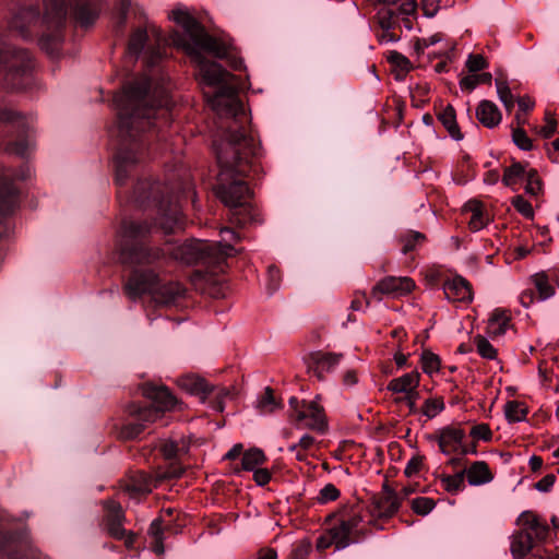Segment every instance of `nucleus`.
<instances>
[{
    "label": "nucleus",
    "instance_id": "1",
    "mask_svg": "<svg viewBox=\"0 0 559 559\" xmlns=\"http://www.w3.org/2000/svg\"><path fill=\"white\" fill-rule=\"evenodd\" d=\"M173 20L182 27L183 34L173 32L165 38L160 29L153 23L136 28L128 44V56L138 58L144 50L146 66H155L164 56L166 44L182 48L197 63L202 83L218 86V90L207 102L219 116L238 117L243 112L242 103L234 83L235 76L219 63L206 60L200 52L205 50L217 58H224L226 46L209 35L204 27L188 11L177 9L171 12Z\"/></svg>",
    "mask_w": 559,
    "mask_h": 559
},
{
    "label": "nucleus",
    "instance_id": "2",
    "mask_svg": "<svg viewBox=\"0 0 559 559\" xmlns=\"http://www.w3.org/2000/svg\"><path fill=\"white\" fill-rule=\"evenodd\" d=\"M114 104L118 111L119 136L116 181L122 185L128 177V168L144 156L145 145L139 134L155 126V121L168 122L171 98L169 87L164 83L153 87L150 79L142 78L123 86L114 96Z\"/></svg>",
    "mask_w": 559,
    "mask_h": 559
},
{
    "label": "nucleus",
    "instance_id": "3",
    "mask_svg": "<svg viewBox=\"0 0 559 559\" xmlns=\"http://www.w3.org/2000/svg\"><path fill=\"white\" fill-rule=\"evenodd\" d=\"M258 145L253 136L245 129L230 127L225 139L216 148L217 162L221 167L216 194L230 207L243 205L250 200L251 190L242 177L248 176L252 158L257 155Z\"/></svg>",
    "mask_w": 559,
    "mask_h": 559
},
{
    "label": "nucleus",
    "instance_id": "4",
    "mask_svg": "<svg viewBox=\"0 0 559 559\" xmlns=\"http://www.w3.org/2000/svg\"><path fill=\"white\" fill-rule=\"evenodd\" d=\"M143 394L152 401V404L144 407L135 405L130 406V415L133 420L126 423L120 431L119 437L124 440L138 438L144 429L153 423L162 419L166 412L173 411L178 401L166 386H156L153 384L145 385Z\"/></svg>",
    "mask_w": 559,
    "mask_h": 559
},
{
    "label": "nucleus",
    "instance_id": "5",
    "mask_svg": "<svg viewBox=\"0 0 559 559\" xmlns=\"http://www.w3.org/2000/svg\"><path fill=\"white\" fill-rule=\"evenodd\" d=\"M124 290L131 299L150 293L157 304L165 306L175 304L186 292L178 282L158 285V275L151 269L135 270L127 282Z\"/></svg>",
    "mask_w": 559,
    "mask_h": 559
},
{
    "label": "nucleus",
    "instance_id": "6",
    "mask_svg": "<svg viewBox=\"0 0 559 559\" xmlns=\"http://www.w3.org/2000/svg\"><path fill=\"white\" fill-rule=\"evenodd\" d=\"M123 236L130 246L121 249L120 259L123 263L131 265H152L165 255V251L159 248H151L140 240L148 233L150 226L146 223L124 222Z\"/></svg>",
    "mask_w": 559,
    "mask_h": 559
},
{
    "label": "nucleus",
    "instance_id": "7",
    "mask_svg": "<svg viewBox=\"0 0 559 559\" xmlns=\"http://www.w3.org/2000/svg\"><path fill=\"white\" fill-rule=\"evenodd\" d=\"M33 59L28 51L16 49L8 43L0 46V76L5 85L23 88L24 80L33 69Z\"/></svg>",
    "mask_w": 559,
    "mask_h": 559
},
{
    "label": "nucleus",
    "instance_id": "8",
    "mask_svg": "<svg viewBox=\"0 0 559 559\" xmlns=\"http://www.w3.org/2000/svg\"><path fill=\"white\" fill-rule=\"evenodd\" d=\"M171 257L186 264L216 262L213 243L204 240H189L168 249Z\"/></svg>",
    "mask_w": 559,
    "mask_h": 559
},
{
    "label": "nucleus",
    "instance_id": "9",
    "mask_svg": "<svg viewBox=\"0 0 559 559\" xmlns=\"http://www.w3.org/2000/svg\"><path fill=\"white\" fill-rule=\"evenodd\" d=\"M289 404L293 408L292 417L297 424L318 431L325 429L324 411L317 401L302 402L300 404L296 397H290Z\"/></svg>",
    "mask_w": 559,
    "mask_h": 559
},
{
    "label": "nucleus",
    "instance_id": "10",
    "mask_svg": "<svg viewBox=\"0 0 559 559\" xmlns=\"http://www.w3.org/2000/svg\"><path fill=\"white\" fill-rule=\"evenodd\" d=\"M182 468L178 465H171L163 473H157L155 477L147 475L144 472H135L126 484V491L130 497H136L139 495H147L156 486L157 483L168 479L178 478L182 474Z\"/></svg>",
    "mask_w": 559,
    "mask_h": 559
},
{
    "label": "nucleus",
    "instance_id": "11",
    "mask_svg": "<svg viewBox=\"0 0 559 559\" xmlns=\"http://www.w3.org/2000/svg\"><path fill=\"white\" fill-rule=\"evenodd\" d=\"M401 500L397 493L388 485L383 486L382 493L372 500L369 513L374 520L390 519L400 509Z\"/></svg>",
    "mask_w": 559,
    "mask_h": 559
},
{
    "label": "nucleus",
    "instance_id": "12",
    "mask_svg": "<svg viewBox=\"0 0 559 559\" xmlns=\"http://www.w3.org/2000/svg\"><path fill=\"white\" fill-rule=\"evenodd\" d=\"M29 177V170L23 171L21 175H13L11 170H3L0 174V216L9 214L16 203V188L13 179H26Z\"/></svg>",
    "mask_w": 559,
    "mask_h": 559
},
{
    "label": "nucleus",
    "instance_id": "13",
    "mask_svg": "<svg viewBox=\"0 0 559 559\" xmlns=\"http://www.w3.org/2000/svg\"><path fill=\"white\" fill-rule=\"evenodd\" d=\"M465 433L460 428L444 427L436 435L440 451L445 454L460 452L465 455L468 454L467 447L463 444Z\"/></svg>",
    "mask_w": 559,
    "mask_h": 559
},
{
    "label": "nucleus",
    "instance_id": "14",
    "mask_svg": "<svg viewBox=\"0 0 559 559\" xmlns=\"http://www.w3.org/2000/svg\"><path fill=\"white\" fill-rule=\"evenodd\" d=\"M35 559L36 551L27 539L4 536L0 543V559Z\"/></svg>",
    "mask_w": 559,
    "mask_h": 559
},
{
    "label": "nucleus",
    "instance_id": "15",
    "mask_svg": "<svg viewBox=\"0 0 559 559\" xmlns=\"http://www.w3.org/2000/svg\"><path fill=\"white\" fill-rule=\"evenodd\" d=\"M415 283L411 277L407 276H386L378 282L372 288V297L380 299L381 295H403L413 290Z\"/></svg>",
    "mask_w": 559,
    "mask_h": 559
},
{
    "label": "nucleus",
    "instance_id": "16",
    "mask_svg": "<svg viewBox=\"0 0 559 559\" xmlns=\"http://www.w3.org/2000/svg\"><path fill=\"white\" fill-rule=\"evenodd\" d=\"M518 525L538 545L545 542L548 537V525L533 512L525 511L521 513L518 518Z\"/></svg>",
    "mask_w": 559,
    "mask_h": 559
},
{
    "label": "nucleus",
    "instance_id": "17",
    "mask_svg": "<svg viewBox=\"0 0 559 559\" xmlns=\"http://www.w3.org/2000/svg\"><path fill=\"white\" fill-rule=\"evenodd\" d=\"M443 292L448 300L454 302H471L473 290L469 282L462 276H455L443 284Z\"/></svg>",
    "mask_w": 559,
    "mask_h": 559
},
{
    "label": "nucleus",
    "instance_id": "18",
    "mask_svg": "<svg viewBox=\"0 0 559 559\" xmlns=\"http://www.w3.org/2000/svg\"><path fill=\"white\" fill-rule=\"evenodd\" d=\"M106 508V525L109 534L117 538L122 539L126 536V530L122 527L124 514L121 506L114 501L108 500L105 502Z\"/></svg>",
    "mask_w": 559,
    "mask_h": 559
},
{
    "label": "nucleus",
    "instance_id": "19",
    "mask_svg": "<svg viewBox=\"0 0 559 559\" xmlns=\"http://www.w3.org/2000/svg\"><path fill=\"white\" fill-rule=\"evenodd\" d=\"M342 357V354L317 352L311 355V369L319 379H323L335 370Z\"/></svg>",
    "mask_w": 559,
    "mask_h": 559
},
{
    "label": "nucleus",
    "instance_id": "20",
    "mask_svg": "<svg viewBox=\"0 0 559 559\" xmlns=\"http://www.w3.org/2000/svg\"><path fill=\"white\" fill-rule=\"evenodd\" d=\"M159 213V226L165 233L183 228L182 214L177 202H170L167 206L160 204Z\"/></svg>",
    "mask_w": 559,
    "mask_h": 559
},
{
    "label": "nucleus",
    "instance_id": "21",
    "mask_svg": "<svg viewBox=\"0 0 559 559\" xmlns=\"http://www.w3.org/2000/svg\"><path fill=\"white\" fill-rule=\"evenodd\" d=\"M177 384L187 393L197 395L202 401L212 392L210 384L203 378L195 374H186L178 378Z\"/></svg>",
    "mask_w": 559,
    "mask_h": 559
},
{
    "label": "nucleus",
    "instance_id": "22",
    "mask_svg": "<svg viewBox=\"0 0 559 559\" xmlns=\"http://www.w3.org/2000/svg\"><path fill=\"white\" fill-rule=\"evenodd\" d=\"M221 240L213 245L215 261L218 262L224 257H231L237 254L239 251L236 250L231 242L240 240V236L229 227H225L221 230Z\"/></svg>",
    "mask_w": 559,
    "mask_h": 559
},
{
    "label": "nucleus",
    "instance_id": "23",
    "mask_svg": "<svg viewBox=\"0 0 559 559\" xmlns=\"http://www.w3.org/2000/svg\"><path fill=\"white\" fill-rule=\"evenodd\" d=\"M463 472H465V477L471 486L485 485L493 479V474L484 461L473 462Z\"/></svg>",
    "mask_w": 559,
    "mask_h": 559
},
{
    "label": "nucleus",
    "instance_id": "24",
    "mask_svg": "<svg viewBox=\"0 0 559 559\" xmlns=\"http://www.w3.org/2000/svg\"><path fill=\"white\" fill-rule=\"evenodd\" d=\"M478 121L487 127L495 128L501 122L502 115L497 105L490 100H481L476 108Z\"/></svg>",
    "mask_w": 559,
    "mask_h": 559
},
{
    "label": "nucleus",
    "instance_id": "25",
    "mask_svg": "<svg viewBox=\"0 0 559 559\" xmlns=\"http://www.w3.org/2000/svg\"><path fill=\"white\" fill-rule=\"evenodd\" d=\"M420 382V374L418 371L413 370L404 373L401 377L392 379L388 384V390L393 393H412L417 390Z\"/></svg>",
    "mask_w": 559,
    "mask_h": 559
},
{
    "label": "nucleus",
    "instance_id": "26",
    "mask_svg": "<svg viewBox=\"0 0 559 559\" xmlns=\"http://www.w3.org/2000/svg\"><path fill=\"white\" fill-rule=\"evenodd\" d=\"M532 537L521 528L513 534L511 540V552L514 559H524L535 547H537Z\"/></svg>",
    "mask_w": 559,
    "mask_h": 559
},
{
    "label": "nucleus",
    "instance_id": "27",
    "mask_svg": "<svg viewBox=\"0 0 559 559\" xmlns=\"http://www.w3.org/2000/svg\"><path fill=\"white\" fill-rule=\"evenodd\" d=\"M465 210L472 214L468 222L471 230L478 231L488 224L489 217L484 213V205L481 202L471 200L465 204Z\"/></svg>",
    "mask_w": 559,
    "mask_h": 559
},
{
    "label": "nucleus",
    "instance_id": "28",
    "mask_svg": "<svg viewBox=\"0 0 559 559\" xmlns=\"http://www.w3.org/2000/svg\"><path fill=\"white\" fill-rule=\"evenodd\" d=\"M337 515L340 516V523L345 526L350 534H354L362 522V515L358 506H344L340 509Z\"/></svg>",
    "mask_w": 559,
    "mask_h": 559
},
{
    "label": "nucleus",
    "instance_id": "29",
    "mask_svg": "<svg viewBox=\"0 0 559 559\" xmlns=\"http://www.w3.org/2000/svg\"><path fill=\"white\" fill-rule=\"evenodd\" d=\"M258 213L251 205L250 201L243 203V205L236 206L230 211V222L237 226H246L257 221Z\"/></svg>",
    "mask_w": 559,
    "mask_h": 559
},
{
    "label": "nucleus",
    "instance_id": "30",
    "mask_svg": "<svg viewBox=\"0 0 559 559\" xmlns=\"http://www.w3.org/2000/svg\"><path fill=\"white\" fill-rule=\"evenodd\" d=\"M510 323V316L506 310L496 309L488 320V333L499 336L506 333Z\"/></svg>",
    "mask_w": 559,
    "mask_h": 559
},
{
    "label": "nucleus",
    "instance_id": "31",
    "mask_svg": "<svg viewBox=\"0 0 559 559\" xmlns=\"http://www.w3.org/2000/svg\"><path fill=\"white\" fill-rule=\"evenodd\" d=\"M438 119L443 124V127L448 130L449 134L452 139L460 141L463 139V134L460 131V128L456 123L455 110L452 106L445 107L439 115Z\"/></svg>",
    "mask_w": 559,
    "mask_h": 559
},
{
    "label": "nucleus",
    "instance_id": "32",
    "mask_svg": "<svg viewBox=\"0 0 559 559\" xmlns=\"http://www.w3.org/2000/svg\"><path fill=\"white\" fill-rule=\"evenodd\" d=\"M266 461L264 452L259 448H251L243 452L241 466L245 471H254Z\"/></svg>",
    "mask_w": 559,
    "mask_h": 559
},
{
    "label": "nucleus",
    "instance_id": "33",
    "mask_svg": "<svg viewBox=\"0 0 559 559\" xmlns=\"http://www.w3.org/2000/svg\"><path fill=\"white\" fill-rule=\"evenodd\" d=\"M527 170L523 164L513 163L504 169L502 182L508 187H512L525 178Z\"/></svg>",
    "mask_w": 559,
    "mask_h": 559
},
{
    "label": "nucleus",
    "instance_id": "34",
    "mask_svg": "<svg viewBox=\"0 0 559 559\" xmlns=\"http://www.w3.org/2000/svg\"><path fill=\"white\" fill-rule=\"evenodd\" d=\"M491 74L489 72L483 73H471L469 75L464 76L460 81V86L462 90L473 91L476 86L480 84H490L491 83Z\"/></svg>",
    "mask_w": 559,
    "mask_h": 559
},
{
    "label": "nucleus",
    "instance_id": "35",
    "mask_svg": "<svg viewBox=\"0 0 559 559\" xmlns=\"http://www.w3.org/2000/svg\"><path fill=\"white\" fill-rule=\"evenodd\" d=\"M504 414L510 423H519L526 418L527 408L521 402L510 401L506 404Z\"/></svg>",
    "mask_w": 559,
    "mask_h": 559
},
{
    "label": "nucleus",
    "instance_id": "36",
    "mask_svg": "<svg viewBox=\"0 0 559 559\" xmlns=\"http://www.w3.org/2000/svg\"><path fill=\"white\" fill-rule=\"evenodd\" d=\"M533 283L538 292L540 300H546L555 294L554 287L550 285L548 276L546 274H535L533 276Z\"/></svg>",
    "mask_w": 559,
    "mask_h": 559
},
{
    "label": "nucleus",
    "instance_id": "37",
    "mask_svg": "<svg viewBox=\"0 0 559 559\" xmlns=\"http://www.w3.org/2000/svg\"><path fill=\"white\" fill-rule=\"evenodd\" d=\"M444 409V402L442 397L427 399L421 407V413L427 418L432 419Z\"/></svg>",
    "mask_w": 559,
    "mask_h": 559
},
{
    "label": "nucleus",
    "instance_id": "38",
    "mask_svg": "<svg viewBox=\"0 0 559 559\" xmlns=\"http://www.w3.org/2000/svg\"><path fill=\"white\" fill-rule=\"evenodd\" d=\"M330 533L335 539V548L337 550L344 549L350 545V533L341 523L336 526L331 527Z\"/></svg>",
    "mask_w": 559,
    "mask_h": 559
},
{
    "label": "nucleus",
    "instance_id": "39",
    "mask_svg": "<svg viewBox=\"0 0 559 559\" xmlns=\"http://www.w3.org/2000/svg\"><path fill=\"white\" fill-rule=\"evenodd\" d=\"M525 179V192L532 197H537L543 189L542 180L538 177L537 170L534 168H528Z\"/></svg>",
    "mask_w": 559,
    "mask_h": 559
},
{
    "label": "nucleus",
    "instance_id": "40",
    "mask_svg": "<svg viewBox=\"0 0 559 559\" xmlns=\"http://www.w3.org/2000/svg\"><path fill=\"white\" fill-rule=\"evenodd\" d=\"M465 472H459L454 475L443 476L441 478L442 486L449 492H456L464 487Z\"/></svg>",
    "mask_w": 559,
    "mask_h": 559
},
{
    "label": "nucleus",
    "instance_id": "41",
    "mask_svg": "<svg viewBox=\"0 0 559 559\" xmlns=\"http://www.w3.org/2000/svg\"><path fill=\"white\" fill-rule=\"evenodd\" d=\"M497 94L501 103L508 111H511L514 106L513 95L510 87L504 81L496 80Z\"/></svg>",
    "mask_w": 559,
    "mask_h": 559
},
{
    "label": "nucleus",
    "instance_id": "42",
    "mask_svg": "<svg viewBox=\"0 0 559 559\" xmlns=\"http://www.w3.org/2000/svg\"><path fill=\"white\" fill-rule=\"evenodd\" d=\"M477 353L486 359H495L497 357V349L489 343L487 338L481 335H477L474 338Z\"/></svg>",
    "mask_w": 559,
    "mask_h": 559
},
{
    "label": "nucleus",
    "instance_id": "43",
    "mask_svg": "<svg viewBox=\"0 0 559 559\" xmlns=\"http://www.w3.org/2000/svg\"><path fill=\"white\" fill-rule=\"evenodd\" d=\"M435 506V500L428 497H418L412 501V510L419 515H427L433 510Z\"/></svg>",
    "mask_w": 559,
    "mask_h": 559
},
{
    "label": "nucleus",
    "instance_id": "44",
    "mask_svg": "<svg viewBox=\"0 0 559 559\" xmlns=\"http://www.w3.org/2000/svg\"><path fill=\"white\" fill-rule=\"evenodd\" d=\"M389 62L400 70L402 74H406L412 69L411 61L402 53L397 51H390L388 55Z\"/></svg>",
    "mask_w": 559,
    "mask_h": 559
},
{
    "label": "nucleus",
    "instance_id": "45",
    "mask_svg": "<svg viewBox=\"0 0 559 559\" xmlns=\"http://www.w3.org/2000/svg\"><path fill=\"white\" fill-rule=\"evenodd\" d=\"M421 368L424 372L432 374L440 369V359L431 352H424L421 354Z\"/></svg>",
    "mask_w": 559,
    "mask_h": 559
},
{
    "label": "nucleus",
    "instance_id": "46",
    "mask_svg": "<svg viewBox=\"0 0 559 559\" xmlns=\"http://www.w3.org/2000/svg\"><path fill=\"white\" fill-rule=\"evenodd\" d=\"M425 240V235L419 231H409L406 234L403 238V248L402 252L404 254L408 253L409 251L414 250L416 245L419 242H423Z\"/></svg>",
    "mask_w": 559,
    "mask_h": 559
},
{
    "label": "nucleus",
    "instance_id": "47",
    "mask_svg": "<svg viewBox=\"0 0 559 559\" xmlns=\"http://www.w3.org/2000/svg\"><path fill=\"white\" fill-rule=\"evenodd\" d=\"M261 413H272L277 408V403L271 388H265L264 394L258 403Z\"/></svg>",
    "mask_w": 559,
    "mask_h": 559
},
{
    "label": "nucleus",
    "instance_id": "48",
    "mask_svg": "<svg viewBox=\"0 0 559 559\" xmlns=\"http://www.w3.org/2000/svg\"><path fill=\"white\" fill-rule=\"evenodd\" d=\"M511 204L525 218H533V216H534L533 206L522 195H515L511 200Z\"/></svg>",
    "mask_w": 559,
    "mask_h": 559
},
{
    "label": "nucleus",
    "instance_id": "49",
    "mask_svg": "<svg viewBox=\"0 0 559 559\" xmlns=\"http://www.w3.org/2000/svg\"><path fill=\"white\" fill-rule=\"evenodd\" d=\"M31 146H32V143L28 140L22 139V140H17V141L8 143L5 150L9 153L16 154L19 156L24 157L28 154Z\"/></svg>",
    "mask_w": 559,
    "mask_h": 559
},
{
    "label": "nucleus",
    "instance_id": "50",
    "mask_svg": "<svg viewBox=\"0 0 559 559\" xmlns=\"http://www.w3.org/2000/svg\"><path fill=\"white\" fill-rule=\"evenodd\" d=\"M0 121L1 122H11L16 126L19 129L25 127V121L10 108H1L0 109Z\"/></svg>",
    "mask_w": 559,
    "mask_h": 559
},
{
    "label": "nucleus",
    "instance_id": "51",
    "mask_svg": "<svg viewBox=\"0 0 559 559\" xmlns=\"http://www.w3.org/2000/svg\"><path fill=\"white\" fill-rule=\"evenodd\" d=\"M338 497H340V490L333 484H326L319 491L318 501L320 503H326V502L336 500Z\"/></svg>",
    "mask_w": 559,
    "mask_h": 559
},
{
    "label": "nucleus",
    "instance_id": "52",
    "mask_svg": "<svg viewBox=\"0 0 559 559\" xmlns=\"http://www.w3.org/2000/svg\"><path fill=\"white\" fill-rule=\"evenodd\" d=\"M512 138L516 146L523 151H530L533 146L531 139L523 129H515Z\"/></svg>",
    "mask_w": 559,
    "mask_h": 559
},
{
    "label": "nucleus",
    "instance_id": "53",
    "mask_svg": "<svg viewBox=\"0 0 559 559\" xmlns=\"http://www.w3.org/2000/svg\"><path fill=\"white\" fill-rule=\"evenodd\" d=\"M487 67V61L481 55H469L466 68L471 73L478 72Z\"/></svg>",
    "mask_w": 559,
    "mask_h": 559
},
{
    "label": "nucleus",
    "instance_id": "54",
    "mask_svg": "<svg viewBox=\"0 0 559 559\" xmlns=\"http://www.w3.org/2000/svg\"><path fill=\"white\" fill-rule=\"evenodd\" d=\"M471 436L475 439L489 441L492 437V432L487 424H479L471 429Z\"/></svg>",
    "mask_w": 559,
    "mask_h": 559
},
{
    "label": "nucleus",
    "instance_id": "55",
    "mask_svg": "<svg viewBox=\"0 0 559 559\" xmlns=\"http://www.w3.org/2000/svg\"><path fill=\"white\" fill-rule=\"evenodd\" d=\"M162 453L166 459L175 457L179 451L183 450V447H179V444L173 440L165 441L162 445Z\"/></svg>",
    "mask_w": 559,
    "mask_h": 559
},
{
    "label": "nucleus",
    "instance_id": "56",
    "mask_svg": "<svg viewBox=\"0 0 559 559\" xmlns=\"http://www.w3.org/2000/svg\"><path fill=\"white\" fill-rule=\"evenodd\" d=\"M423 466V457L413 456L406 464L404 473L407 477L416 475Z\"/></svg>",
    "mask_w": 559,
    "mask_h": 559
},
{
    "label": "nucleus",
    "instance_id": "57",
    "mask_svg": "<svg viewBox=\"0 0 559 559\" xmlns=\"http://www.w3.org/2000/svg\"><path fill=\"white\" fill-rule=\"evenodd\" d=\"M556 128H557L556 119L550 114H547L546 115V124L540 129V134L545 139H549L556 132Z\"/></svg>",
    "mask_w": 559,
    "mask_h": 559
},
{
    "label": "nucleus",
    "instance_id": "58",
    "mask_svg": "<svg viewBox=\"0 0 559 559\" xmlns=\"http://www.w3.org/2000/svg\"><path fill=\"white\" fill-rule=\"evenodd\" d=\"M253 472V479L258 486H265L271 480V473L267 468H255Z\"/></svg>",
    "mask_w": 559,
    "mask_h": 559
},
{
    "label": "nucleus",
    "instance_id": "59",
    "mask_svg": "<svg viewBox=\"0 0 559 559\" xmlns=\"http://www.w3.org/2000/svg\"><path fill=\"white\" fill-rule=\"evenodd\" d=\"M556 476L554 474H547L536 483L535 488L538 491L547 492L554 486Z\"/></svg>",
    "mask_w": 559,
    "mask_h": 559
},
{
    "label": "nucleus",
    "instance_id": "60",
    "mask_svg": "<svg viewBox=\"0 0 559 559\" xmlns=\"http://www.w3.org/2000/svg\"><path fill=\"white\" fill-rule=\"evenodd\" d=\"M215 396H216V402H215L214 408L217 412H223L225 408L224 401H225V399L231 396V391L227 388H221L217 390Z\"/></svg>",
    "mask_w": 559,
    "mask_h": 559
},
{
    "label": "nucleus",
    "instance_id": "61",
    "mask_svg": "<svg viewBox=\"0 0 559 559\" xmlns=\"http://www.w3.org/2000/svg\"><path fill=\"white\" fill-rule=\"evenodd\" d=\"M314 444V438L310 435H304L297 444H293L289 447V451H296L297 449H301L306 451L312 448Z\"/></svg>",
    "mask_w": 559,
    "mask_h": 559
},
{
    "label": "nucleus",
    "instance_id": "62",
    "mask_svg": "<svg viewBox=\"0 0 559 559\" xmlns=\"http://www.w3.org/2000/svg\"><path fill=\"white\" fill-rule=\"evenodd\" d=\"M332 545L335 546V539L332 536V534L330 533V531L328 530L324 534H322L318 538V540H317V548L319 550H324V549L331 547Z\"/></svg>",
    "mask_w": 559,
    "mask_h": 559
},
{
    "label": "nucleus",
    "instance_id": "63",
    "mask_svg": "<svg viewBox=\"0 0 559 559\" xmlns=\"http://www.w3.org/2000/svg\"><path fill=\"white\" fill-rule=\"evenodd\" d=\"M148 534L153 537V539L164 538L160 519H155L151 523L150 528H148Z\"/></svg>",
    "mask_w": 559,
    "mask_h": 559
},
{
    "label": "nucleus",
    "instance_id": "64",
    "mask_svg": "<svg viewBox=\"0 0 559 559\" xmlns=\"http://www.w3.org/2000/svg\"><path fill=\"white\" fill-rule=\"evenodd\" d=\"M416 9H417L416 0H403L399 8V11L402 14L411 15V14L415 13Z\"/></svg>",
    "mask_w": 559,
    "mask_h": 559
}]
</instances>
